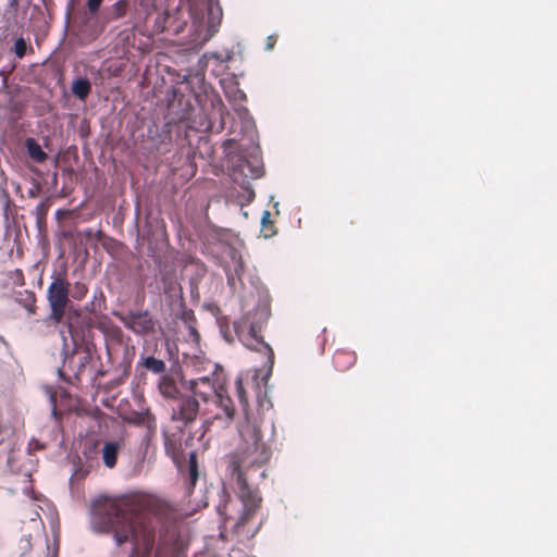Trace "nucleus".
I'll return each instance as SVG.
<instances>
[{
    "label": "nucleus",
    "instance_id": "f257e3e1",
    "mask_svg": "<svg viewBox=\"0 0 557 557\" xmlns=\"http://www.w3.org/2000/svg\"><path fill=\"white\" fill-rule=\"evenodd\" d=\"M235 392L245 414L239 424L240 444L234 453L225 457L226 478L238 496L243 511L233 524V531L238 536L252 537L257 529L248 528L262 504V497L255 476L265 478L262 467L271 459L272 450L264 441L261 431V421L248 414V396L240 375L235 379Z\"/></svg>",
    "mask_w": 557,
    "mask_h": 557
},
{
    "label": "nucleus",
    "instance_id": "f03ea898",
    "mask_svg": "<svg viewBox=\"0 0 557 557\" xmlns=\"http://www.w3.org/2000/svg\"><path fill=\"white\" fill-rule=\"evenodd\" d=\"M166 504L149 494H129L119 498L98 497L91 504L95 531L110 533L116 546L132 543L128 557H150L156 543L159 517Z\"/></svg>",
    "mask_w": 557,
    "mask_h": 557
},
{
    "label": "nucleus",
    "instance_id": "7ed1b4c3",
    "mask_svg": "<svg viewBox=\"0 0 557 557\" xmlns=\"http://www.w3.org/2000/svg\"><path fill=\"white\" fill-rule=\"evenodd\" d=\"M210 366V375L183 381L189 394L176 401L171 416V420L180 423L181 428L190 426L198 417L203 418L205 423L213 420L231 423L235 418V405L227 394L224 380L215 372L218 364Z\"/></svg>",
    "mask_w": 557,
    "mask_h": 557
},
{
    "label": "nucleus",
    "instance_id": "20e7f679",
    "mask_svg": "<svg viewBox=\"0 0 557 557\" xmlns=\"http://www.w3.org/2000/svg\"><path fill=\"white\" fill-rule=\"evenodd\" d=\"M233 327L238 341L246 348L265 356L264 367H267V374L264 380H268L274 366V351L260 335L261 324L253 321L252 312L249 311L239 320L235 321Z\"/></svg>",
    "mask_w": 557,
    "mask_h": 557
},
{
    "label": "nucleus",
    "instance_id": "39448f33",
    "mask_svg": "<svg viewBox=\"0 0 557 557\" xmlns=\"http://www.w3.org/2000/svg\"><path fill=\"white\" fill-rule=\"evenodd\" d=\"M70 282L65 274H58L52 277V282L47 289V300L50 307L49 318L54 323H60L65 314L70 302Z\"/></svg>",
    "mask_w": 557,
    "mask_h": 557
},
{
    "label": "nucleus",
    "instance_id": "423d86ee",
    "mask_svg": "<svg viewBox=\"0 0 557 557\" xmlns=\"http://www.w3.org/2000/svg\"><path fill=\"white\" fill-rule=\"evenodd\" d=\"M117 317L123 325L135 334L147 335L156 332L157 322L147 310L129 311Z\"/></svg>",
    "mask_w": 557,
    "mask_h": 557
},
{
    "label": "nucleus",
    "instance_id": "0eeeda50",
    "mask_svg": "<svg viewBox=\"0 0 557 557\" xmlns=\"http://www.w3.org/2000/svg\"><path fill=\"white\" fill-rule=\"evenodd\" d=\"M232 263L225 267V274L227 284L235 287L237 282H242V276L245 272V263L243 257L236 250L231 252Z\"/></svg>",
    "mask_w": 557,
    "mask_h": 557
},
{
    "label": "nucleus",
    "instance_id": "6e6552de",
    "mask_svg": "<svg viewBox=\"0 0 557 557\" xmlns=\"http://www.w3.org/2000/svg\"><path fill=\"white\" fill-rule=\"evenodd\" d=\"M158 388L160 394L164 398L172 400L171 411L173 410V407L176 405V401L180 398H184L187 395L181 393L176 381L174 380V377L170 375H163L160 377Z\"/></svg>",
    "mask_w": 557,
    "mask_h": 557
},
{
    "label": "nucleus",
    "instance_id": "1a4fd4ad",
    "mask_svg": "<svg viewBox=\"0 0 557 557\" xmlns=\"http://www.w3.org/2000/svg\"><path fill=\"white\" fill-rule=\"evenodd\" d=\"M238 174H242L245 178H259L263 174L262 166L258 163V160L255 161V164L247 160L243 159L239 161V163L236 165V168L233 171V181L239 182Z\"/></svg>",
    "mask_w": 557,
    "mask_h": 557
},
{
    "label": "nucleus",
    "instance_id": "9d476101",
    "mask_svg": "<svg viewBox=\"0 0 557 557\" xmlns=\"http://www.w3.org/2000/svg\"><path fill=\"white\" fill-rule=\"evenodd\" d=\"M163 444L165 454L178 466L182 458V442L175 434L163 432Z\"/></svg>",
    "mask_w": 557,
    "mask_h": 557
},
{
    "label": "nucleus",
    "instance_id": "9b49d317",
    "mask_svg": "<svg viewBox=\"0 0 557 557\" xmlns=\"http://www.w3.org/2000/svg\"><path fill=\"white\" fill-rule=\"evenodd\" d=\"M357 361V355L352 350L337 349L333 355V364L337 371L349 370Z\"/></svg>",
    "mask_w": 557,
    "mask_h": 557
},
{
    "label": "nucleus",
    "instance_id": "f8f14e48",
    "mask_svg": "<svg viewBox=\"0 0 557 557\" xmlns=\"http://www.w3.org/2000/svg\"><path fill=\"white\" fill-rule=\"evenodd\" d=\"M199 478V469L197 461V453L191 451L188 457L187 474H186V491L191 493Z\"/></svg>",
    "mask_w": 557,
    "mask_h": 557
},
{
    "label": "nucleus",
    "instance_id": "ddd939ff",
    "mask_svg": "<svg viewBox=\"0 0 557 557\" xmlns=\"http://www.w3.org/2000/svg\"><path fill=\"white\" fill-rule=\"evenodd\" d=\"M25 148L28 157L37 163H44L48 159V154L42 150L35 138H26Z\"/></svg>",
    "mask_w": 557,
    "mask_h": 557
},
{
    "label": "nucleus",
    "instance_id": "4468645a",
    "mask_svg": "<svg viewBox=\"0 0 557 557\" xmlns=\"http://www.w3.org/2000/svg\"><path fill=\"white\" fill-rule=\"evenodd\" d=\"M120 445L116 442H107L102 448V460L106 467L112 469L115 467L119 456Z\"/></svg>",
    "mask_w": 557,
    "mask_h": 557
},
{
    "label": "nucleus",
    "instance_id": "2eb2a0df",
    "mask_svg": "<svg viewBox=\"0 0 557 557\" xmlns=\"http://www.w3.org/2000/svg\"><path fill=\"white\" fill-rule=\"evenodd\" d=\"M218 512L224 518L225 523L235 520L233 516L234 503L231 500L230 495L225 491L222 493V502L218 506Z\"/></svg>",
    "mask_w": 557,
    "mask_h": 557
},
{
    "label": "nucleus",
    "instance_id": "dca6fc26",
    "mask_svg": "<svg viewBox=\"0 0 557 557\" xmlns=\"http://www.w3.org/2000/svg\"><path fill=\"white\" fill-rule=\"evenodd\" d=\"M50 208L49 199H45L37 205L35 208L34 214L36 219V225L39 230H42L46 226L47 214Z\"/></svg>",
    "mask_w": 557,
    "mask_h": 557
},
{
    "label": "nucleus",
    "instance_id": "f3484780",
    "mask_svg": "<svg viewBox=\"0 0 557 557\" xmlns=\"http://www.w3.org/2000/svg\"><path fill=\"white\" fill-rule=\"evenodd\" d=\"M90 90L91 85L87 78H78L72 85V92L81 100H85Z\"/></svg>",
    "mask_w": 557,
    "mask_h": 557
},
{
    "label": "nucleus",
    "instance_id": "a211bd4d",
    "mask_svg": "<svg viewBox=\"0 0 557 557\" xmlns=\"http://www.w3.org/2000/svg\"><path fill=\"white\" fill-rule=\"evenodd\" d=\"M161 283L164 294L170 297L176 296V294L182 289L175 277L170 274L162 275Z\"/></svg>",
    "mask_w": 557,
    "mask_h": 557
},
{
    "label": "nucleus",
    "instance_id": "6ab92c4d",
    "mask_svg": "<svg viewBox=\"0 0 557 557\" xmlns=\"http://www.w3.org/2000/svg\"><path fill=\"white\" fill-rule=\"evenodd\" d=\"M143 367L156 374L165 372L166 366L163 360L157 359L152 356L146 357L141 362Z\"/></svg>",
    "mask_w": 557,
    "mask_h": 557
},
{
    "label": "nucleus",
    "instance_id": "aec40b11",
    "mask_svg": "<svg viewBox=\"0 0 557 557\" xmlns=\"http://www.w3.org/2000/svg\"><path fill=\"white\" fill-rule=\"evenodd\" d=\"M129 9L128 0H119L110 9L109 20H120L127 14Z\"/></svg>",
    "mask_w": 557,
    "mask_h": 557
},
{
    "label": "nucleus",
    "instance_id": "412c9836",
    "mask_svg": "<svg viewBox=\"0 0 557 557\" xmlns=\"http://www.w3.org/2000/svg\"><path fill=\"white\" fill-rule=\"evenodd\" d=\"M174 544L159 537V542L156 548L154 557H174Z\"/></svg>",
    "mask_w": 557,
    "mask_h": 557
},
{
    "label": "nucleus",
    "instance_id": "4be33fe9",
    "mask_svg": "<svg viewBox=\"0 0 557 557\" xmlns=\"http://www.w3.org/2000/svg\"><path fill=\"white\" fill-rule=\"evenodd\" d=\"M270 218H271V213L268 210L263 211L262 218H261V223H262L261 232L263 233L265 238L271 237L275 233L273 222L271 221Z\"/></svg>",
    "mask_w": 557,
    "mask_h": 557
},
{
    "label": "nucleus",
    "instance_id": "5701e85b",
    "mask_svg": "<svg viewBox=\"0 0 557 557\" xmlns=\"http://www.w3.org/2000/svg\"><path fill=\"white\" fill-rule=\"evenodd\" d=\"M23 306L28 310L29 313H35L36 310V297L32 292H26L25 297L22 299Z\"/></svg>",
    "mask_w": 557,
    "mask_h": 557
},
{
    "label": "nucleus",
    "instance_id": "b1692460",
    "mask_svg": "<svg viewBox=\"0 0 557 557\" xmlns=\"http://www.w3.org/2000/svg\"><path fill=\"white\" fill-rule=\"evenodd\" d=\"M88 292V287L85 283L76 282L72 290V297L76 300H82Z\"/></svg>",
    "mask_w": 557,
    "mask_h": 557
},
{
    "label": "nucleus",
    "instance_id": "393cba45",
    "mask_svg": "<svg viewBox=\"0 0 557 557\" xmlns=\"http://www.w3.org/2000/svg\"><path fill=\"white\" fill-rule=\"evenodd\" d=\"M148 412H133L129 417H126L124 420L128 423L140 425L145 423L146 419L148 418Z\"/></svg>",
    "mask_w": 557,
    "mask_h": 557
},
{
    "label": "nucleus",
    "instance_id": "a878e982",
    "mask_svg": "<svg viewBox=\"0 0 557 557\" xmlns=\"http://www.w3.org/2000/svg\"><path fill=\"white\" fill-rule=\"evenodd\" d=\"M27 50V44L23 38H17L14 42V53L17 58H23Z\"/></svg>",
    "mask_w": 557,
    "mask_h": 557
},
{
    "label": "nucleus",
    "instance_id": "bb28decb",
    "mask_svg": "<svg viewBox=\"0 0 557 557\" xmlns=\"http://www.w3.org/2000/svg\"><path fill=\"white\" fill-rule=\"evenodd\" d=\"M103 0H87V10L90 15H96L99 12V9L102 4Z\"/></svg>",
    "mask_w": 557,
    "mask_h": 557
},
{
    "label": "nucleus",
    "instance_id": "cd10ccee",
    "mask_svg": "<svg viewBox=\"0 0 557 557\" xmlns=\"http://www.w3.org/2000/svg\"><path fill=\"white\" fill-rule=\"evenodd\" d=\"M276 44V36L274 35H271L267 38V44H265V48L268 50L272 49L274 47V45Z\"/></svg>",
    "mask_w": 557,
    "mask_h": 557
},
{
    "label": "nucleus",
    "instance_id": "c85d7f7f",
    "mask_svg": "<svg viewBox=\"0 0 557 557\" xmlns=\"http://www.w3.org/2000/svg\"><path fill=\"white\" fill-rule=\"evenodd\" d=\"M17 2H18V0H11L10 1V7L15 9L17 7Z\"/></svg>",
    "mask_w": 557,
    "mask_h": 557
},
{
    "label": "nucleus",
    "instance_id": "c756f323",
    "mask_svg": "<svg viewBox=\"0 0 557 557\" xmlns=\"http://www.w3.org/2000/svg\"><path fill=\"white\" fill-rule=\"evenodd\" d=\"M224 338L228 342V343H232L233 342V338L228 335V334H224Z\"/></svg>",
    "mask_w": 557,
    "mask_h": 557
},
{
    "label": "nucleus",
    "instance_id": "7c9ffc66",
    "mask_svg": "<svg viewBox=\"0 0 557 557\" xmlns=\"http://www.w3.org/2000/svg\"><path fill=\"white\" fill-rule=\"evenodd\" d=\"M201 126H205L208 129L210 128V123H201Z\"/></svg>",
    "mask_w": 557,
    "mask_h": 557
},
{
    "label": "nucleus",
    "instance_id": "2f4dec72",
    "mask_svg": "<svg viewBox=\"0 0 557 557\" xmlns=\"http://www.w3.org/2000/svg\"><path fill=\"white\" fill-rule=\"evenodd\" d=\"M180 468V471H183V468H181V462L177 466Z\"/></svg>",
    "mask_w": 557,
    "mask_h": 557
}]
</instances>
